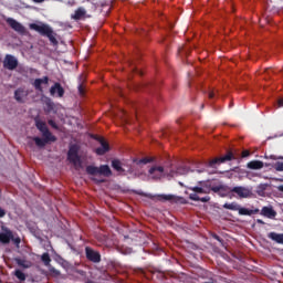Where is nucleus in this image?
<instances>
[{
  "instance_id": "obj_43",
  "label": "nucleus",
  "mask_w": 283,
  "mask_h": 283,
  "mask_svg": "<svg viewBox=\"0 0 283 283\" xmlns=\"http://www.w3.org/2000/svg\"><path fill=\"white\" fill-rule=\"evenodd\" d=\"M279 107H283V99H279Z\"/></svg>"
},
{
  "instance_id": "obj_32",
  "label": "nucleus",
  "mask_w": 283,
  "mask_h": 283,
  "mask_svg": "<svg viewBox=\"0 0 283 283\" xmlns=\"http://www.w3.org/2000/svg\"><path fill=\"white\" fill-rule=\"evenodd\" d=\"M13 275H15L20 282H25V273H23L21 270H15Z\"/></svg>"
},
{
  "instance_id": "obj_7",
  "label": "nucleus",
  "mask_w": 283,
  "mask_h": 283,
  "mask_svg": "<svg viewBox=\"0 0 283 283\" xmlns=\"http://www.w3.org/2000/svg\"><path fill=\"white\" fill-rule=\"evenodd\" d=\"M35 127H38L39 132H41L43 138H46V140H56V137H54L52 133H50V130L48 129V125L44 122L36 119Z\"/></svg>"
},
{
  "instance_id": "obj_6",
  "label": "nucleus",
  "mask_w": 283,
  "mask_h": 283,
  "mask_svg": "<svg viewBox=\"0 0 283 283\" xmlns=\"http://www.w3.org/2000/svg\"><path fill=\"white\" fill-rule=\"evenodd\" d=\"M69 160L75 167V169H81L83 167V161H81V157L78 156V146L72 145L69 149Z\"/></svg>"
},
{
  "instance_id": "obj_23",
  "label": "nucleus",
  "mask_w": 283,
  "mask_h": 283,
  "mask_svg": "<svg viewBox=\"0 0 283 283\" xmlns=\"http://www.w3.org/2000/svg\"><path fill=\"white\" fill-rule=\"evenodd\" d=\"M189 198L190 200H195V202H209L211 200V197L206 196L200 198L198 193H190Z\"/></svg>"
},
{
  "instance_id": "obj_11",
  "label": "nucleus",
  "mask_w": 283,
  "mask_h": 283,
  "mask_svg": "<svg viewBox=\"0 0 283 283\" xmlns=\"http://www.w3.org/2000/svg\"><path fill=\"white\" fill-rule=\"evenodd\" d=\"M86 258L94 264H99V262H102V254L93 249H86Z\"/></svg>"
},
{
  "instance_id": "obj_21",
  "label": "nucleus",
  "mask_w": 283,
  "mask_h": 283,
  "mask_svg": "<svg viewBox=\"0 0 283 283\" xmlns=\"http://www.w3.org/2000/svg\"><path fill=\"white\" fill-rule=\"evenodd\" d=\"M33 140L36 145V147H45L48 143H54L56 139H48L46 137L40 138V137H33Z\"/></svg>"
},
{
  "instance_id": "obj_5",
  "label": "nucleus",
  "mask_w": 283,
  "mask_h": 283,
  "mask_svg": "<svg viewBox=\"0 0 283 283\" xmlns=\"http://www.w3.org/2000/svg\"><path fill=\"white\" fill-rule=\"evenodd\" d=\"M163 178H167V174H165V167L154 165L148 170V180H163Z\"/></svg>"
},
{
  "instance_id": "obj_18",
  "label": "nucleus",
  "mask_w": 283,
  "mask_h": 283,
  "mask_svg": "<svg viewBox=\"0 0 283 283\" xmlns=\"http://www.w3.org/2000/svg\"><path fill=\"white\" fill-rule=\"evenodd\" d=\"M85 14H87L85 8L80 7L77 10H75L74 14L71 15V19H74V21H81Z\"/></svg>"
},
{
  "instance_id": "obj_47",
  "label": "nucleus",
  "mask_w": 283,
  "mask_h": 283,
  "mask_svg": "<svg viewBox=\"0 0 283 283\" xmlns=\"http://www.w3.org/2000/svg\"><path fill=\"white\" fill-rule=\"evenodd\" d=\"M214 240H220V237H218V234L213 235Z\"/></svg>"
},
{
  "instance_id": "obj_49",
  "label": "nucleus",
  "mask_w": 283,
  "mask_h": 283,
  "mask_svg": "<svg viewBox=\"0 0 283 283\" xmlns=\"http://www.w3.org/2000/svg\"><path fill=\"white\" fill-rule=\"evenodd\" d=\"M48 105H52V102L49 101Z\"/></svg>"
},
{
  "instance_id": "obj_31",
  "label": "nucleus",
  "mask_w": 283,
  "mask_h": 283,
  "mask_svg": "<svg viewBox=\"0 0 283 283\" xmlns=\"http://www.w3.org/2000/svg\"><path fill=\"white\" fill-rule=\"evenodd\" d=\"M41 260H42L44 266H50V263L52 262V259H50L49 253H43L41 256Z\"/></svg>"
},
{
  "instance_id": "obj_41",
  "label": "nucleus",
  "mask_w": 283,
  "mask_h": 283,
  "mask_svg": "<svg viewBox=\"0 0 283 283\" xmlns=\"http://www.w3.org/2000/svg\"><path fill=\"white\" fill-rule=\"evenodd\" d=\"M247 157H249V150H244V151L242 153V158H247Z\"/></svg>"
},
{
  "instance_id": "obj_19",
  "label": "nucleus",
  "mask_w": 283,
  "mask_h": 283,
  "mask_svg": "<svg viewBox=\"0 0 283 283\" xmlns=\"http://www.w3.org/2000/svg\"><path fill=\"white\" fill-rule=\"evenodd\" d=\"M49 78L48 76H44L42 78H36L33 83L35 90H38L39 92H43V87H41L42 85H48L49 83Z\"/></svg>"
},
{
  "instance_id": "obj_42",
  "label": "nucleus",
  "mask_w": 283,
  "mask_h": 283,
  "mask_svg": "<svg viewBox=\"0 0 283 283\" xmlns=\"http://www.w3.org/2000/svg\"><path fill=\"white\" fill-rule=\"evenodd\" d=\"M33 3H43L45 0H32Z\"/></svg>"
},
{
  "instance_id": "obj_33",
  "label": "nucleus",
  "mask_w": 283,
  "mask_h": 283,
  "mask_svg": "<svg viewBox=\"0 0 283 283\" xmlns=\"http://www.w3.org/2000/svg\"><path fill=\"white\" fill-rule=\"evenodd\" d=\"M127 174H132L133 175V178H140V176H143V172H134V169L129 168L127 170Z\"/></svg>"
},
{
  "instance_id": "obj_36",
  "label": "nucleus",
  "mask_w": 283,
  "mask_h": 283,
  "mask_svg": "<svg viewBox=\"0 0 283 283\" xmlns=\"http://www.w3.org/2000/svg\"><path fill=\"white\" fill-rule=\"evenodd\" d=\"M50 273H53V275H61V271L56 270L55 268H49Z\"/></svg>"
},
{
  "instance_id": "obj_29",
  "label": "nucleus",
  "mask_w": 283,
  "mask_h": 283,
  "mask_svg": "<svg viewBox=\"0 0 283 283\" xmlns=\"http://www.w3.org/2000/svg\"><path fill=\"white\" fill-rule=\"evenodd\" d=\"M268 187H269V184H261V185H259V186L256 187V193H258V196L264 197V191H266Z\"/></svg>"
},
{
  "instance_id": "obj_3",
  "label": "nucleus",
  "mask_w": 283,
  "mask_h": 283,
  "mask_svg": "<svg viewBox=\"0 0 283 283\" xmlns=\"http://www.w3.org/2000/svg\"><path fill=\"white\" fill-rule=\"evenodd\" d=\"M29 28L30 30L39 32V34H41L42 36H48L52 45H59V40H56V33L54 32V29H52V27H50L49 24L38 22L29 24Z\"/></svg>"
},
{
  "instance_id": "obj_10",
  "label": "nucleus",
  "mask_w": 283,
  "mask_h": 283,
  "mask_svg": "<svg viewBox=\"0 0 283 283\" xmlns=\"http://www.w3.org/2000/svg\"><path fill=\"white\" fill-rule=\"evenodd\" d=\"M19 65V60L14 57L13 55L7 54L3 61V67L6 70H17Z\"/></svg>"
},
{
  "instance_id": "obj_50",
  "label": "nucleus",
  "mask_w": 283,
  "mask_h": 283,
  "mask_svg": "<svg viewBox=\"0 0 283 283\" xmlns=\"http://www.w3.org/2000/svg\"><path fill=\"white\" fill-rule=\"evenodd\" d=\"M120 253H125L124 250H120Z\"/></svg>"
},
{
  "instance_id": "obj_37",
  "label": "nucleus",
  "mask_w": 283,
  "mask_h": 283,
  "mask_svg": "<svg viewBox=\"0 0 283 283\" xmlns=\"http://www.w3.org/2000/svg\"><path fill=\"white\" fill-rule=\"evenodd\" d=\"M78 94H80L81 96H83V94H85V88L83 87V84H80V85H78Z\"/></svg>"
},
{
  "instance_id": "obj_35",
  "label": "nucleus",
  "mask_w": 283,
  "mask_h": 283,
  "mask_svg": "<svg viewBox=\"0 0 283 283\" xmlns=\"http://www.w3.org/2000/svg\"><path fill=\"white\" fill-rule=\"evenodd\" d=\"M274 169L276 171H283V163L282 161H277L276 164H274Z\"/></svg>"
},
{
  "instance_id": "obj_28",
  "label": "nucleus",
  "mask_w": 283,
  "mask_h": 283,
  "mask_svg": "<svg viewBox=\"0 0 283 283\" xmlns=\"http://www.w3.org/2000/svg\"><path fill=\"white\" fill-rule=\"evenodd\" d=\"M133 163H136V165H148V163H154V158L145 157L143 159H134Z\"/></svg>"
},
{
  "instance_id": "obj_15",
  "label": "nucleus",
  "mask_w": 283,
  "mask_h": 283,
  "mask_svg": "<svg viewBox=\"0 0 283 283\" xmlns=\"http://www.w3.org/2000/svg\"><path fill=\"white\" fill-rule=\"evenodd\" d=\"M28 91L24 88H18L14 92V98L18 103H23L28 98Z\"/></svg>"
},
{
  "instance_id": "obj_13",
  "label": "nucleus",
  "mask_w": 283,
  "mask_h": 283,
  "mask_svg": "<svg viewBox=\"0 0 283 283\" xmlns=\"http://www.w3.org/2000/svg\"><path fill=\"white\" fill-rule=\"evenodd\" d=\"M112 167L115 171H117V176H127V171L123 168V163L118 159L112 160Z\"/></svg>"
},
{
  "instance_id": "obj_45",
  "label": "nucleus",
  "mask_w": 283,
  "mask_h": 283,
  "mask_svg": "<svg viewBox=\"0 0 283 283\" xmlns=\"http://www.w3.org/2000/svg\"><path fill=\"white\" fill-rule=\"evenodd\" d=\"M256 222H258V224H264V222L262 221V219H258Z\"/></svg>"
},
{
  "instance_id": "obj_39",
  "label": "nucleus",
  "mask_w": 283,
  "mask_h": 283,
  "mask_svg": "<svg viewBox=\"0 0 283 283\" xmlns=\"http://www.w3.org/2000/svg\"><path fill=\"white\" fill-rule=\"evenodd\" d=\"M124 240H134V232H129V234L124 235Z\"/></svg>"
},
{
  "instance_id": "obj_48",
  "label": "nucleus",
  "mask_w": 283,
  "mask_h": 283,
  "mask_svg": "<svg viewBox=\"0 0 283 283\" xmlns=\"http://www.w3.org/2000/svg\"><path fill=\"white\" fill-rule=\"evenodd\" d=\"M198 171V174H202V170H197Z\"/></svg>"
},
{
  "instance_id": "obj_22",
  "label": "nucleus",
  "mask_w": 283,
  "mask_h": 283,
  "mask_svg": "<svg viewBox=\"0 0 283 283\" xmlns=\"http://www.w3.org/2000/svg\"><path fill=\"white\" fill-rule=\"evenodd\" d=\"M268 238H270V240H273L277 244H283V233L270 232L268 234Z\"/></svg>"
},
{
  "instance_id": "obj_27",
  "label": "nucleus",
  "mask_w": 283,
  "mask_h": 283,
  "mask_svg": "<svg viewBox=\"0 0 283 283\" xmlns=\"http://www.w3.org/2000/svg\"><path fill=\"white\" fill-rule=\"evenodd\" d=\"M223 209H228L229 211H238V209H240V205H238V202L224 203Z\"/></svg>"
},
{
  "instance_id": "obj_24",
  "label": "nucleus",
  "mask_w": 283,
  "mask_h": 283,
  "mask_svg": "<svg viewBox=\"0 0 283 283\" xmlns=\"http://www.w3.org/2000/svg\"><path fill=\"white\" fill-rule=\"evenodd\" d=\"M159 198H161V200H168L169 202H182V198L174 195H161Z\"/></svg>"
},
{
  "instance_id": "obj_53",
  "label": "nucleus",
  "mask_w": 283,
  "mask_h": 283,
  "mask_svg": "<svg viewBox=\"0 0 283 283\" xmlns=\"http://www.w3.org/2000/svg\"><path fill=\"white\" fill-rule=\"evenodd\" d=\"M85 249H90V247H86Z\"/></svg>"
},
{
  "instance_id": "obj_34",
  "label": "nucleus",
  "mask_w": 283,
  "mask_h": 283,
  "mask_svg": "<svg viewBox=\"0 0 283 283\" xmlns=\"http://www.w3.org/2000/svg\"><path fill=\"white\" fill-rule=\"evenodd\" d=\"M190 189H191V191H195L192 193H197V196H198V193H205V189L200 188V187H192Z\"/></svg>"
},
{
  "instance_id": "obj_4",
  "label": "nucleus",
  "mask_w": 283,
  "mask_h": 283,
  "mask_svg": "<svg viewBox=\"0 0 283 283\" xmlns=\"http://www.w3.org/2000/svg\"><path fill=\"white\" fill-rule=\"evenodd\" d=\"M10 240L19 248V244H21V238L15 237L14 233L8 229L7 227L1 228L0 232V242L2 244H9Z\"/></svg>"
},
{
  "instance_id": "obj_9",
  "label": "nucleus",
  "mask_w": 283,
  "mask_h": 283,
  "mask_svg": "<svg viewBox=\"0 0 283 283\" xmlns=\"http://www.w3.org/2000/svg\"><path fill=\"white\" fill-rule=\"evenodd\" d=\"M6 22L14 32H18V34H25V27L21 24L19 21L14 20V18H7Z\"/></svg>"
},
{
  "instance_id": "obj_44",
  "label": "nucleus",
  "mask_w": 283,
  "mask_h": 283,
  "mask_svg": "<svg viewBox=\"0 0 283 283\" xmlns=\"http://www.w3.org/2000/svg\"><path fill=\"white\" fill-rule=\"evenodd\" d=\"M277 191H282L283 192V185L277 186Z\"/></svg>"
},
{
  "instance_id": "obj_30",
  "label": "nucleus",
  "mask_w": 283,
  "mask_h": 283,
  "mask_svg": "<svg viewBox=\"0 0 283 283\" xmlns=\"http://www.w3.org/2000/svg\"><path fill=\"white\" fill-rule=\"evenodd\" d=\"M239 216H253V210H249L247 208H242L239 206Z\"/></svg>"
},
{
  "instance_id": "obj_38",
  "label": "nucleus",
  "mask_w": 283,
  "mask_h": 283,
  "mask_svg": "<svg viewBox=\"0 0 283 283\" xmlns=\"http://www.w3.org/2000/svg\"><path fill=\"white\" fill-rule=\"evenodd\" d=\"M49 125H50L51 127H53V129H59V126H57L56 123H55L54 120H52V119L49 120Z\"/></svg>"
},
{
  "instance_id": "obj_46",
  "label": "nucleus",
  "mask_w": 283,
  "mask_h": 283,
  "mask_svg": "<svg viewBox=\"0 0 283 283\" xmlns=\"http://www.w3.org/2000/svg\"><path fill=\"white\" fill-rule=\"evenodd\" d=\"M208 96L209 98H213V92H210Z\"/></svg>"
},
{
  "instance_id": "obj_26",
  "label": "nucleus",
  "mask_w": 283,
  "mask_h": 283,
  "mask_svg": "<svg viewBox=\"0 0 283 283\" xmlns=\"http://www.w3.org/2000/svg\"><path fill=\"white\" fill-rule=\"evenodd\" d=\"M15 262L18 266H21L22 269H30L32 266V262L24 259H15Z\"/></svg>"
},
{
  "instance_id": "obj_51",
  "label": "nucleus",
  "mask_w": 283,
  "mask_h": 283,
  "mask_svg": "<svg viewBox=\"0 0 283 283\" xmlns=\"http://www.w3.org/2000/svg\"><path fill=\"white\" fill-rule=\"evenodd\" d=\"M179 185L182 187V182H179Z\"/></svg>"
},
{
  "instance_id": "obj_25",
  "label": "nucleus",
  "mask_w": 283,
  "mask_h": 283,
  "mask_svg": "<svg viewBox=\"0 0 283 283\" xmlns=\"http://www.w3.org/2000/svg\"><path fill=\"white\" fill-rule=\"evenodd\" d=\"M264 167V163L260 160H252L248 163V169H262Z\"/></svg>"
},
{
  "instance_id": "obj_14",
  "label": "nucleus",
  "mask_w": 283,
  "mask_h": 283,
  "mask_svg": "<svg viewBox=\"0 0 283 283\" xmlns=\"http://www.w3.org/2000/svg\"><path fill=\"white\" fill-rule=\"evenodd\" d=\"M51 96H59V98H63V94H65V90L61 87V84L55 83L50 90Z\"/></svg>"
},
{
  "instance_id": "obj_16",
  "label": "nucleus",
  "mask_w": 283,
  "mask_h": 283,
  "mask_svg": "<svg viewBox=\"0 0 283 283\" xmlns=\"http://www.w3.org/2000/svg\"><path fill=\"white\" fill-rule=\"evenodd\" d=\"M98 143L101 144V147L96 148L97 156H103L104 154H107L109 151V145L105 143V139L98 138Z\"/></svg>"
},
{
  "instance_id": "obj_12",
  "label": "nucleus",
  "mask_w": 283,
  "mask_h": 283,
  "mask_svg": "<svg viewBox=\"0 0 283 283\" xmlns=\"http://www.w3.org/2000/svg\"><path fill=\"white\" fill-rule=\"evenodd\" d=\"M187 174H189V169L186 167H179L177 170H170L167 174V179L171 180V178H178V176H187Z\"/></svg>"
},
{
  "instance_id": "obj_40",
  "label": "nucleus",
  "mask_w": 283,
  "mask_h": 283,
  "mask_svg": "<svg viewBox=\"0 0 283 283\" xmlns=\"http://www.w3.org/2000/svg\"><path fill=\"white\" fill-rule=\"evenodd\" d=\"M6 216V210L3 208H0V218H3Z\"/></svg>"
},
{
  "instance_id": "obj_1",
  "label": "nucleus",
  "mask_w": 283,
  "mask_h": 283,
  "mask_svg": "<svg viewBox=\"0 0 283 283\" xmlns=\"http://www.w3.org/2000/svg\"><path fill=\"white\" fill-rule=\"evenodd\" d=\"M86 174H88V176H93L92 180L97 184L105 182V179L103 178H109L113 175L112 168H109L108 165H101L99 167L92 165L87 166Z\"/></svg>"
},
{
  "instance_id": "obj_17",
  "label": "nucleus",
  "mask_w": 283,
  "mask_h": 283,
  "mask_svg": "<svg viewBox=\"0 0 283 283\" xmlns=\"http://www.w3.org/2000/svg\"><path fill=\"white\" fill-rule=\"evenodd\" d=\"M227 160H233V154L228 153L226 156L221 158H216L210 161V167H213V165H218V163H227Z\"/></svg>"
},
{
  "instance_id": "obj_8",
  "label": "nucleus",
  "mask_w": 283,
  "mask_h": 283,
  "mask_svg": "<svg viewBox=\"0 0 283 283\" xmlns=\"http://www.w3.org/2000/svg\"><path fill=\"white\" fill-rule=\"evenodd\" d=\"M231 193H237L238 198H251V188L237 186L231 189Z\"/></svg>"
},
{
  "instance_id": "obj_52",
  "label": "nucleus",
  "mask_w": 283,
  "mask_h": 283,
  "mask_svg": "<svg viewBox=\"0 0 283 283\" xmlns=\"http://www.w3.org/2000/svg\"><path fill=\"white\" fill-rule=\"evenodd\" d=\"M279 159H283V157H279Z\"/></svg>"
},
{
  "instance_id": "obj_2",
  "label": "nucleus",
  "mask_w": 283,
  "mask_h": 283,
  "mask_svg": "<svg viewBox=\"0 0 283 283\" xmlns=\"http://www.w3.org/2000/svg\"><path fill=\"white\" fill-rule=\"evenodd\" d=\"M29 28L30 30L39 32V34H41L42 36H48L52 45H59V40H56V33L54 32V29H52V27H50L49 24L38 22L29 24Z\"/></svg>"
},
{
  "instance_id": "obj_20",
  "label": "nucleus",
  "mask_w": 283,
  "mask_h": 283,
  "mask_svg": "<svg viewBox=\"0 0 283 283\" xmlns=\"http://www.w3.org/2000/svg\"><path fill=\"white\" fill-rule=\"evenodd\" d=\"M261 214L265 218L273 219L275 218V216H277V212H275L272 207H263L261 210Z\"/></svg>"
}]
</instances>
